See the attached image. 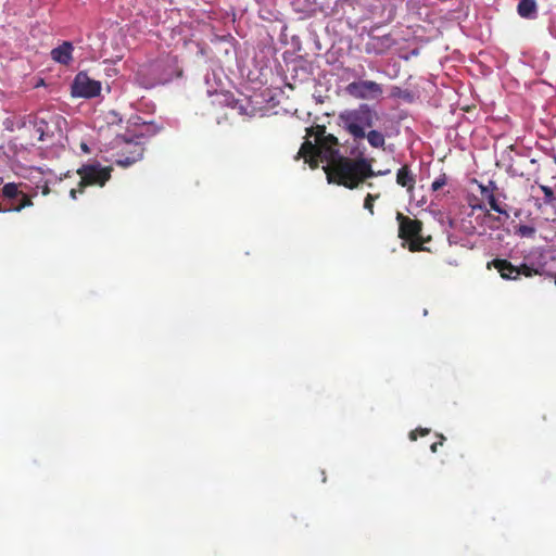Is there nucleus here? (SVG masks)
<instances>
[{"mask_svg": "<svg viewBox=\"0 0 556 556\" xmlns=\"http://www.w3.org/2000/svg\"><path fill=\"white\" fill-rule=\"evenodd\" d=\"M2 193L8 199H17L21 197V202L16 206L4 208V211L20 212L22 208L33 205L31 200L18 190V186L16 184L10 182L4 185Z\"/></svg>", "mask_w": 556, "mask_h": 556, "instance_id": "nucleus-10", "label": "nucleus"}, {"mask_svg": "<svg viewBox=\"0 0 556 556\" xmlns=\"http://www.w3.org/2000/svg\"><path fill=\"white\" fill-rule=\"evenodd\" d=\"M111 170L110 166H102L99 162L83 165L77 172L80 176V182L77 188L70 191V197L76 200L77 193H83L87 186L103 187L111 177Z\"/></svg>", "mask_w": 556, "mask_h": 556, "instance_id": "nucleus-4", "label": "nucleus"}, {"mask_svg": "<svg viewBox=\"0 0 556 556\" xmlns=\"http://www.w3.org/2000/svg\"><path fill=\"white\" fill-rule=\"evenodd\" d=\"M362 0H336L333 5V13L337 15H345L350 11H354Z\"/></svg>", "mask_w": 556, "mask_h": 556, "instance_id": "nucleus-15", "label": "nucleus"}, {"mask_svg": "<svg viewBox=\"0 0 556 556\" xmlns=\"http://www.w3.org/2000/svg\"><path fill=\"white\" fill-rule=\"evenodd\" d=\"M365 138L372 148H382L386 143L383 134L378 130L366 131Z\"/></svg>", "mask_w": 556, "mask_h": 556, "instance_id": "nucleus-18", "label": "nucleus"}, {"mask_svg": "<svg viewBox=\"0 0 556 556\" xmlns=\"http://www.w3.org/2000/svg\"><path fill=\"white\" fill-rule=\"evenodd\" d=\"M345 92L357 100L375 101L382 97L383 88L372 80H354L345 87Z\"/></svg>", "mask_w": 556, "mask_h": 556, "instance_id": "nucleus-5", "label": "nucleus"}, {"mask_svg": "<svg viewBox=\"0 0 556 556\" xmlns=\"http://www.w3.org/2000/svg\"><path fill=\"white\" fill-rule=\"evenodd\" d=\"M73 46L71 42L65 41L61 46L51 51L52 59L61 64H68L72 60Z\"/></svg>", "mask_w": 556, "mask_h": 556, "instance_id": "nucleus-13", "label": "nucleus"}, {"mask_svg": "<svg viewBox=\"0 0 556 556\" xmlns=\"http://www.w3.org/2000/svg\"><path fill=\"white\" fill-rule=\"evenodd\" d=\"M308 138L301 146L298 157H303L312 168L325 163L323 167L329 184H337L349 189L358 187L366 177L375 175L369 160H352L339 152L338 139L326 134V128L316 126L307 129Z\"/></svg>", "mask_w": 556, "mask_h": 556, "instance_id": "nucleus-1", "label": "nucleus"}, {"mask_svg": "<svg viewBox=\"0 0 556 556\" xmlns=\"http://www.w3.org/2000/svg\"><path fill=\"white\" fill-rule=\"evenodd\" d=\"M12 126L10 130L31 127L38 141L51 142L56 136H61L62 127L66 124L65 119L54 113L41 111L35 115L20 116L14 121H8Z\"/></svg>", "mask_w": 556, "mask_h": 556, "instance_id": "nucleus-2", "label": "nucleus"}, {"mask_svg": "<svg viewBox=\"0 0 556 556\" xmlns=\"http://www.w3.org/2000/svg\"><path fill=\"white\" fill-rule=\"evenodd\" d=\"M372 172H374V174H375V175H372V176H368V178H370V177H376V176H379V175H387V174H389V173H390V170H389V169L383 170V172H382V170H380V172H377V173L372 169ZM365 179H367V177H366Z\"/></svg>", "mask_w": 556, "mask_h": 556, "instance_id": "nucleus-28", "label": "nucleus"}, {"mask_svg": "<svg viewBox=\"0 0 556 556\" xmlns=\"http://www.w3.org/2000/svg\"><path fill=\"white\" fill-rule=\"evenodd\" d=\"M396 182L407 188V192L409 194V198H414V184H415V177L408 166H402L397 173H396Z\"/></svg>", "mask_w": 556, "mask_h": 556, "instance_id": "nucleus-12", "label": "nucleus"}, {"mask_svg": "<svg viewBox=\"0 0 556 556\" xmlns=\"http://www.w3.org/2000/svg\"><path fill=\"white\" fill-rule=\"evenodd\" d=\"M484 217H485V218H491V217H492V216H491V214L489 213V211H486V210H485Z\"/></svg>", "mask_w": 556, "mask_h": 556, "instance_id": "nucleus-30", "label": "nucleus"}, {"mask_svg": "<svg viewBox=\"0 0 556 556\" xmlns=\"http://www.w3.org/2000/svg\"><path fill=\"white\" fill-rule=\"evenodd\" d=\"M439 438H440V441L439 442H435L433 443L431 446H430V450L432 453H435L437 452V448H438V445H442L443 442L445 441V437L443 434H439Z\"/></svg>", "mask_w": 556, "mask_h": 556, "instance_id": "nucleus-27", "label": "nucleus"}, {"mask_svg": "<svg viewBox=\"0 0 556 556\" xmlns=\"http://www.w3.org/2000/svg\"><path fill=\"white\" fill-rule=\"evenodd\" d=\"M165 68L163 72L155 78L156 84H166L170 81L174 77H178L181 74V71L176 64V60L174 58H169L165 61Z\"/></svg>", "mask_w": 556, "mask_h": 556, "instance_id": "nucleus-11", "label": "nucleus"}, {"mask_svg": "<svg viewBox=\"0 0 556 556\" xmlns=\"http://www.w3.org/2000/svg\"><path fill=\"white\" fill-rule=\"evenodd\" d=\"M0 212H5V211L0 207Z\"/></svg>", "mask_w": 556, "mask_h": 556, "instance_id": "nucleus-31", "label": "nucleus"}, {"mask_svg": "<svg viewBox=\"0 0 556 556\" xmlns=\"http://www.w3.org/2000/svg\"><path fill=\"white\" fill-rule=\"evenodd\" d=\"M52 176L51 172L46 173L39 167L28 169V179L35 185L36 189H41L43 195L50 192L49 184L52 181Z\"/></svg>", "mask_w": 556, "mask_h": 556, "instance_id": "nucleus-9", "label": "nucleus"}, {"mask_svg": "<svg viewBox=\"0 0 556 556\" xmlns=\"http://www.w3.org/2000/svg\"><path fill=\"white\" fill-rule=\"evenodd\" d=\"M207 94L210 97L215 96L216 99L214 100V102H218L219 104L231 105L233 103V98L228 92H218L217 89H207Z\"/></svg>", "mask_w": 556, "mask_h": 556, "instance_id": "nucleus-19", "label": "nucleus"}, {"mask_svg": "<svg viewBox=\"0 0 556 556\" xmlns=\"http://www.w3.org/2000/svg\"><path fill=\"white\" fill-rule=\"evenodd\" d=\"M481 194L488 199V194L493 193L496 190L494 181H489L488 186H480Z\"/></svg>", "mask_w": 556, "mask_h": 556, "instance_id": "nucleus-23", "label": "nucleus"}, {"mask_svg": "<svg viewBox=\"0 0 556 556\" xmlns=\"http://www.w3.org/2000/svg\"><path fill=\"white\" fill-rule=\"evenodd\" d=\"M518 14L523 18H535L538 7L535 0H520L517 7Z\"/></svg>", "mask_w": 556, "mask_h": 556, "instance_id": "nucleus-14", "label": "nucleus"}, {"mask_svg": "<svg viewBox=\"0 0 556 556\" xmlns=\"http://www.w3.org/2000/svg\"><path fill=\"white\" fill-rule=\"evenodd\" d=\"M541 190L544 193V201L545 203H552L555 200L554 192L552 188L547 186H541Z\"/></svg>", "mask_w": 556, "mask_h": 556, "instance_id": "nucleus-22", "label": "nucleus"}, {"mask_svg": "<svg viewBox=\"0 0 556 556\" xmlns=\"http://www.w3.org/2000/svg\"><path fill=\"white\" fill-rule=\"evenodd\" d=\"M493 265L504 279H517L520 275L531 277L534 274H539L538 269H534L527 264H522L517 267L506 260H495L493 261Z\"/></svg>", "mask_w": 556, "mask_h": 556, "instance_id": "nucleus-8", "label": "nucleus"}, {"mask_svg": "<svg viewBox=\"0 0 556 556\" xmlns=\"http://www.w3.org/2000/svg\"><path fill=\"white\" fill-rule=\"evenodd\" d=\"M81 149L85 151V152H88V147L86 143H81Z\"/></svg>", "mask_w": 556, "mask_h": 556, "instance_id": "nucleus-29", "label": "nucleus"}, {"mask_svg": "<svg viewBox=\"0 0 556 556\" xmlns=\"http://www.w3.org/2000/svg\"><path fill=\"white\" fill-rule=\"evenodd\" d=\"M400 223V237L404 240H409L408 249L409 251H419L421 250V243L415 240L416 237L419 236L421 231V225L418 220L410 219L405 217L403 214L397 213L396 216Z\"/></svg>", "mask_w": 556, "mask_h": 556, "instance_id": "nucleus-7", "label": "nucleus"}, {"mask_svg": "<svg viewBox=\"0 0 556 556\" xmlns=\"http://www.w3.org/2000/svg\"><path fill=\"white\" fill-rule=\"evenodd\" d=\"M131 156H126L124 159H119L116 161V164L122 167L130 166L137 161L141 160L143 156V148L139 144L134 146V150L131 151Z\"/></svg>", "mask_w": 556, "mask_h": 556, "instance_id": "nucleus-16", "label": "nucleus"}, {"mask_svg": "<svg viewBox=\"0 0 556 556\" xmlns=\"http://www.w3.org/2000/svg\"><path fill=\"white\" fill-rule=\"evenodd\" d=\"M376 112L366 103L359 104L355 109H346L340 112L338 116L339 126H341L355 140L364 139L366 130L374 126Z\"/></svg>", "mask_w": 556, "mask_h": 556, "instance_id": "nucleus-3", "label": "nucleus"}, {"mask_svg": "<svg viewBox=\"0 0 556 556\" xmlns=\"http://www.w3.org/2000/svg\"><path fill=\"white\" fill-rule=\"evenodd\" d=\"M257 3L260 4L261 9H260V14H261V17L263 18H269L268 16L265 15V13H269V11L266 10V7L268 4L271 3L273 0H256Z\"/></svg>", "mask_w": 556, "mask_h": 556, "instance_id": "nucleus-24", "label": "nucleus"}, {"mask_svg": "<svg viewBox=\"0 0 556 556\" xmlns=\"http://www.w3.org/2000/svg\"><path fill=\"white\" fill-rule=\"evenodd\" d=\"M500 197L505 198L503 194L495 195L494 193L488 194V202L493 211L504 216L505 219L509 218V214L507 212L506 205H502L500 203Z\"/></svg>", "mask_w": 556, "mask_h": 556, "instance_id": "nucleus-17", "label": "nucleus"}, {"mask_svg": "<svg viewBox=\"0 0 556 556\" xmlns=\"http://www.w3.org/2000/svg\"><path fill=\"white\" fill-rule=\"evenodd\" d=\"M516 233L523 238H532L535 235V228L529 225H520L517 228Z\"/></svg>", "mask_w": 556, "mask_h": 556, "instance_id": "nucleus-20", "label": "nucleus"}, {"mask_svg": "<svg viewBox=\"0 0 556 556\" xmlns=\"http://www.w3.org/2000/svg\"><path fill=\"white\" fill-rule=\"evenodd\" d=\"M446 184V178L445 176H440L439 178H437L432 185H431V188L433 191H438L440 190L443 186H445Z\"/></svg>", "mask_w": 556, "mask_h": 556, "instance_id": "nucleus-25", "label": "nucleus"}, {"mask_svg": "<svg viewBox=\"0 0 556 556\" xmlns=\"http://www.w3.org/2000/svg\"><path fill=\"white\" fill-rule=\"evenodd\" d=\"M379 198V193H368L364 201V208L367 210L371 215L374 214V202Z\"/></svg>", "mask_w": 556, "mask_h": 556, "instance_id": "nucleus-21", "label": "nucleus"}, {"mask_svg": "<svg viewBox=\"0 0 556 556\" xmlns=\"http://www.w3.org/2000/svg\"><path fill=\"white\" fill-rule=\"evenodd\" d=\"M417 432H419L420 435H426V434H428L430 432V430L428 428H419V429H417L415 431H412L409 433V439L412 441H415L417 439Z\"/></svg>", "mask_w": 556, "mask_h": 556, "instance_id": "nucleus-26", "label": "nucleus"}, {"mask_svg": "<svg viewBox=\"0 0 556 556\" xmlns=\"http://www.w3.org/2000/svg\"><path fill=\"white\" fill-rule=\"evenodd\" d=\"M101 83L90 78L86 73L76 75L72 84V96L77 98H93L100 94Z\"/></svg>", "mask_w": 556, "mask_h": 556, "instance_id": "nucleus-6", "label": "nucleus"}]
</instances>
